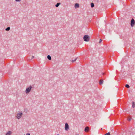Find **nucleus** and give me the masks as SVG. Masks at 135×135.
I'll return each instance as SVG.
<instances>
[{"mask_svg":"<svg viewBox=\"0 0 135 135\" xmlns=\"http://www.w3.org/2000/svg\"><path fill=\"white\" fill-rule=\"evenodd\" d=\"M32 88V86H30L29 87L26 88V89L25 90L26 93H29L31 90Z\"/></svg>","mask_w":135,"mask_h":135,"instance_id":"nucleus-1","label":"nucleus"},{"mask_svg":"<svg viewBox=\"0 0 135 135\" xmlns=\"http://www.w3.org/2000/svg\"><path fill=\"white\" fill-rule=\"evenodd\" d=\"M19 113H17V119H20L21 118V116L22 115V112L20 111L19 112Z\"/></svg>","mask_w":135,"mask_h":135,"instance_id":"nucleus-2","label":"nucleus"},{"mask_svg":"<svg viewBox=\"0 0 135 135\" xmlns=\"http://www.w3.org/2000/svg\"><path fill=\"white\" fill-rule=\"evenodd\" d=\"M90 38L88 35H85V41H89Z\"/></svg>","mask_w":135,"mask_h":135,"instance_id":"nucleus-3","label":"nucleus"},{"mask_svg":"<svg viewBox=\"0 0 135 135\" xmlns=\"http://www.w3.org/2000/svg\"><path fill=\"white\" fill-rule=\"evenodd\" d=\"M135 24V21L134 19L132 18L131 21V25L132 27H133Z\"/></svg>","mask_w":135,"mask_h":135,"instance_id":"nucleus-4","label":"nucleus"},{"mask_svg":"<svg viewBox=\"0 0 135 135\" xmlns=\"http://www.w3.org/2000/svg\"><path fill=\"white\" fill-rule=\"evenodd\" d=\"M65 129L66 131H67L69 129V125L67 123H66L65 124Z\"/></svg>","mask_w":135,"mask_h":135,"instance_id":"nucleus-5","label":"nucleus"},{"mask_svg":"<svg viewBox=\"0 0 135 135\" xmlns=\"http://www.w3.org/2000/svg\"><path fill=\"white\" fill-rule=\"evenodd\" d=\"M90 129L89 127H86L85 128V132H88L89 131Z\"/></svg>","mask_w":135,"mask_h":135,"instance_id":"nucleus-6","label":"nucleus"},{"mask_svg":"<svg viewBox=\"0 0 135 135\" xmlns=\"http://www.w3.org/2000/svg\"><path fill=\"white\" fill-rule=\"evenodd\" d=\"M75 8L76 9L77 8H79V4L78 3H76L75 4Z\"/></svg>","mask_w":135,"mask_h":135,"instance_id":"nucleus-7","label":"nucleus"},{"mask_svg":"<svg viewBox=\"0 0 135 135\" xmlns=\"http://www.w3.org/2000/svg\"><path fill=\"white\" fill-rule=\"evenodd\" d=\"M11 132L10 131H9L7 132L6 133V135H11Z\"/></svg>","mask_w":135,"mask_h":135,"instance_id":"nucleus-8","label":"nucleus"},{"mask_svg":"<svg viewBox=\"0 0 135 135\" xmlns=\"http://www.w3.org/2000/svg\"><path fill=\"white\" fill-rule=\"evenodd\" d=\"M132 107L133 108H134L135 107V103L134 102H133L132 103Z\"/></svg>","mask_w":135,"mask_h":135,"instance_id":"nucleus-9","label":"nucleus"},{"mask_svg":"<svg viewBox=\"0 0 135 135\" xmlns=\"http://www.w3.org/2000/svg\"><path fill=\"white\" fill-rule=\"evenodd\" d=\"M103 83V80H100L99 81V84L101 85Z\"/></svg>","mask_w":135,"mask_h":135,"instance_id":"nucleus-10","label":"nucleus"},{"mask_svg":"<svg viewBox=\"0 0 135 135\" xmlns=\"http://www.w3.org/2000/svg\"><path fill=\"white\" fill-rule=\"evenodd\" d=\"M47 58L49 60H50L51 59V56L49 55L47 56Z\"/></svg>","mask_w":135,"mask_h":135,"instance_id":"nucleus-11","label":"nucleus"},{"mask_svg":"<svg viewBox=\"0 0 135 135\" xmlns=\"http://www.w3.org/2000/svg\"><path fill=\"white\" fill-rule=\"evenodd\" d=\"M60 4V3H57V4L55 5V6L56 7H58L59 6Z\"/></svg>","mask_w":135,"mask_h":135,"instance_id":"nucleus-12","label":"nucleus"},{"mask_svg":"<svg viewBox=\"0 0 135 135\" xmlns=\"http://www.w3.org/2000/svg\"><path fill=\"white\" fill-rule=\"evenodd\" d=\"M91 7L92 8H93L94 7V4L93 3H91Z\"/></svg>","mask_w":135,"mask_h":135,"instance_id":"nucleus-13","label":"nucleus"},{"mask_svg":"<svg viewBox=\"0 0 135 135\" xmlns=\"http://www.w3.org/2000/svg\"><path fill=\"white\" fill-rule=\"evenodd\" d=\"M10 28L9 27H7V28L5 30L6 31H9L10 30Z\"/></svg>","mask_w":135,"mask_h":135,"instance_id":"nucleus-14","label":"nucleus"},{"mask_svg":"<svg viewBox=\"0 0 135 135\" xmlns=\"http://www.w3.org/2000/svg\"><path fill=\"white\" fill-rule=\"evenodd\" d=\"M126 88H128L129 87V85L128 84H126Z\"/></svg>","mask_w":135,"mask_h":135,"instance_id":"nucleus-15","label":"nucleus"},{"mask_svg":"<svg viewBox=\"0 0 135 135\" xmlns=\"http://www.w3.org/2000/svg\"><path fill=\"white\" fill-rule=\"evenodd\" d=\"M131 118H130V117H128L127 118V120L128 121H130L131 120Z\"/></svg>","mask_w":135,"mask_h":135,"instance_id":"nucleus-16","label":"nucleus"},{"mask_svg":"<svg viewBox=\"0 0 135 135\" xmlns=\"http://www.w3.org/2000/svg\"><path fill=\"white\" fill-rule=\"evenodd\" d=\"M104 135H110L109 132H108L105 134Z\"/></svg>","mask_w":135,"mask_h":135,"instance_id":"nucleus-17","label":"nucleus"},{"mask_svg":"<svg viewBox=\"0 0 135 135\" xmlns=\"http://www.w3.org/2000/svg\"><path fill=\"white\" fill-rule=\"evenodd\" d=\"M76 59H77V58H76V59H75V60H72V62H74L76 60Z\"/></svg>","mask_w":135,"mask_h":135,"instance_id":"nucleus-18","label":"nucleus"},{"mask_svg":"<svg viewBox=\"0 0 135 135\" xmlns=\"http://www.w3.org/2000/svg\"><path fill=\"white\" fill-rule=\"evenodd\" d=\"M16 2H20L21 0H15Z\"/></svg>","mask_w":135,"mask_h":135,"instance_id":"nucleus-19","label":"nucleus"},{"mask_svg":"<svg viewBox=\"0 0 135 135\" xmlns=\"http://www.w3.org/2000/svg\"><path fill=\"white\" fill-rule=\"evenodd\" d=\"M102 41V40L101 39H100V40H99V43H100Z\"/></svg>","mask_w":135,"mask_h":135,"instance_id":"nucleus-20","label":"nucleus"},{"mask_svg":"<svg viewBox=\"0 0 135 135\" xmlns=\"http://www.w3.org/2000/svg\"><path fill=\"white\" fill-rule=\"evenodd\" d=\"M26 135H30V134L29 133H28L26 134Z\"/></svg>","mask_w":135,"mask_h":135,"instance_id":"nucleus-21","label":"nucleus"},{"mask_svg":"<svg viewBox=\"0 0 135 135\" xmlns=\"http://www.w3.org/2000/svg\"><path fill=\"white\" fill-rule=\"evenodd\" d=\"M83 38L84 40V36L83 37Z\"/></svg>","mask_w":135,"mask_h":135,"instance_id":"nucleus-22","label":"nucleus"},{"mask_svg":"<svg viewBox=\"0 0 135 135\" xmlns=\"http://www.w3.org/2000/svg\"><path fill=\"white\" fill-rule=\"evenodd\" d=\"M34 57V56H32V59H33Z\"/></svg>","mask_w":135,"mask_h":135,"instance_id":"nucleus-23","label":"nucleus"},{"mask_svg":"<svg viewBox=\"0 0 135 135\" xmlns=\"http://www.w3.org/2000/svg\"><path fill=\"white\" fill-rule=\"evenodd\" d=\"M57 135H59V134H57Z\"/></svg>","mask_w":135,"mask_h":135,"instance_id":"nucleus-24","label":"nucleus"}]
</instances>
